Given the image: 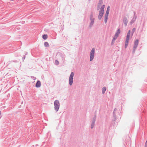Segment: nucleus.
<instances>
[{
    "mask_svg": "<svg viewBox=\"0 0 147 147\" xmlns=\"http://www.w3.org/2000/svg\"><path fill=\"white\" fill-rule=\"evenodd\" d=\"M105 7V5H103L101 7L100 9L99 14L98 15V19L100 20L104 14V9Z\"/></svg>",
    "mask_w": 147,
    "mask_h": 147,
    "instance_id": "1",
    "label": "nucleus"
},
{
    "mask_svg": "<svg viewBox=\"0 0 147 147\" xmlns=\"http://www.w3.org/2000/svg\"><path fill=\"white\" fill-rule=\"evenodd\" d=\"M120 32V30L119 29L117 30L116 32L112 39V42L111 43V45H112L114 44V42L118 36Z\"/></svg>",
    "mask_w": 147,
    "mask_h": 147,
    "instance_id": "2",
    "label": "nucleus"
},
{
    "mask_svg": "<svg viewBox=\"0 0 147 147\" xmlns=\"http://www.w3.org/2000/svg\"><path fill=\"white\" fill-rule=\"evenodd\" d=\"M54 109L57 112L58 111L60 107V103L58 100H55L54 102Z\"/></svg>",
    "mask_w": 147,
    "mask_h": 147,
    "instance_id": "3",
    "label": "nucleus"
},
{
    "mask_svg": "<svg viewBox=\"0 0 147 147\" xmlns=\"http://www.w3.org/2000/svg\"><path fill=\"white\" fill-rule=\"evenodd\" d=\"M74 76V73L73 72H71L69 77V84L70 86H71L73 84Z\"/></svg>",
    "mask_w": 147,
    "mask_h": 147,
    "instance_id": "4",
    "label": "nucleus"
},
{
    "mask_svg": "<svg viewBox=\"0 0 147 147\" xmlns=\"http://www.w3.org/2000/svg\"><path fill=\"white\" fill-rule=\"evenodd\" d=\"M95 53V48H93L90 52V61H91L94 58V54Z\"/></svg>",
    "mask_w": 147,
    "mask_h": 147,
    "instance_id": "5",
    "label": "nucleus"
},
{
    "mask_svg": "<svg viewBox=\"0 0 147 147\" xmlns=\"http://www.w3.org/2000/svg\"><path fill=\"white\" fill-rule=\"evenodd\" d=\"M122 21L125 26H126L128 22L127 18L125 16L123 17L122 18Z\"/></svg>",
    "mask_w": 147,
    "mask_h": 147,
    "instance_id": "6",
    "label": "nucleus"
},
{
    "mask_svg": "<svg viewBox=\"0 0 147 147\" xmlns=\"http://www.w3.org/2000/svg\"><path fill=\"white\" fill-rule=\"evenodd\" d=\"M96 116L95 115L92 119V122L91 124V128L92 129L94 126L95 122L96 120Z\"/></svg>",
    "mask_w": 147,
    "mask_h": 147,
    "instance_id": "7",
    "label": "nucleus"
},
{
    "mask_svg": "<svg viewBox=\"0 0 147 147\" xmlns=\"http://www.w3.org/2000/svg\"><path fill=\"white\" fill-rule=\"evenodd\" d=\"M117 113V109L116 108L115 109L113 113V116L114 118L113 119V121H115L117 119V117L116 115Z\"/></svg>",
    "mask_w": 147,
    "mask_h": 147,
    "instance_id": "8",
    "label": "nucleus"
},
{
    "mask_svg": "<svg viewBox=\"0 0 147 147\" xmlns=\"http://www.w3.org/2000/svg\"><path fill=\"white\" fill-rule=\"evenodd\" d=\"M41 83L40 81L38 80L36 84L35 87L37 88H39L41 86Z\"/></svg>",
    "mask_w": 147,
    "mask_h": 147,
    "instance_id": "9",
    "label": "nucleus"
},
{
    "mask_svg": "<svg viewBox=\"0 0 147 147\" xmlns=\"http://www.w3.org/2000/svg\"><path fill=\"white\" fill-rule=\"evenodd\" d=\"M139 40L138 39H136L134 42V47L135 49L137 48Z\"/></svg>",
    "mask_w": 147,
    "mask_h": 147,
    "instance_id": "10",
    "label": "nucleus"
},
{
    "mask_svg": "<svg viewBox=\"0 0 147 147\" xmlns=\"http://www.w3.org/2000/svg\"><path fill=\"white\" fill-rule=\"evenodd\" d=\"M137 17H133L132 19L131 20L130 23L131 25H132L136 21Z\"/></svg>",
    "mask_w": 147,
    "mask_h": 147,
    "instance_id": "11",
    "label": "nucleus"
},
{
    "mask_svg": "<svg viewBox=\"0 0 147 147\" xmlns=\"http://www.w3.org/2000/svg\"><path fill=\"white\" fill-rule=\"evenodd\" d=\"M130 33V30H129L127 33L126 38V39L125 40H126L127 41H129Z\"/></svg>",
    "mask_w": 147,
    "mask_h": 147,
    "instance_id": "12",
    "label": "nucleus"
},
{
    "mask_svg": "<svg viewBox=\"0 0 147 147\" xmlns=\"http://www.w3.org/2000/svg\"><path fill=\"white\" fill-rule=\"evenodd\" d=\"M60 56L61 58V59L64 62L65 61V55L64 54L61 53L60 55Z\"/></svg>",
    "mask_w": 147,
    "mask_h": 147,
    "instance_id": "13",
    "label": "nucleus"
},
{
    "mask_svg": "<svg viewBox=\"0 0 147 147\" xmlns=\"http://www.w3.org/2000/svg\"><path fill=\"white\" fill-rule=\"evenodd\" d=\"M94 23V21H92V22H90L89 25V28H91L92 26H93Z\"/></svg>",
    "mask_w": 147,
    "mask_h": 147,
    "instance_id": "14",
    "label": "nucleus"
},
{
    "mask_svg": "<svg viewBox=\"0 0 147 147\" xmlns=\"http://www.w3.org/2000/svg\"><path fill=\"white\" fill-rule=\"evenodd\" d=\"M107 88L106 87H103L102 88V94H104Z\"/></svg>",
    "mask_w": 147,
    "mask_h": 147,
    "instance_id": "15",
    "label": "nucleus"
},
{
    "mask_svg": "<svg viewBox=\"0 0 147 147\" xmlns=\"http://www.w3.org/2000/svg\"><path fill=\"white\" fill-rule=\"evenodd\" d=\"M47 35L46 34H44L42 35V38L44 40H46L47 38Z\"/></svg>",
    "mask_w": 147,
    "mask_h": 147,
    "instance_id": "16",
    "label": "nucleus"
},
{
    "mask_svg": "<svg viewBox=\"0 0 147 147\" xmlns=\"http://www.w3.org/2000/svg\"><path fill=\"white\" fill-rule=\"evenodd\" d=\"M103 3L102 0H99L98 3V7L100 6V5Z\"/></svg>",
    "mask_w": 147,
    "mask_h": 147,
    "instance_id": "17",
    "label": "nucleus"
},
{
    "mask_svg": "<svg viewBox=\"0 0 147 147\" xmlns=\"http://www.w3.org/2000/svg\"><path fill=\"white\" fill-rule=\"evenodd\" d=\"M44 46L46 47H49V43L47 42H45L44 44Z\"/></svg>",
    "mask_w": 147,
    "mask_h": 147,
    "instance_id": "18",
    "label": "nucleus"
},
{
    "mask_svg": "<svg viewBox=\"0 0 147 147\" xmlns=\"http://www.w3.org/2000/svg\"><path fill=\"white\" fill-rule=\"evenodd\" d=\"M109 13V11L107 10L106 11V13L105 14V16L108 17V15Z\"/></svg>",
    "mask_w": 147,
    "mask_h": 147,
    "instance_id": "19",
    "label": "nucleus"
},
{
    "mask_svg": "<svg viewBox=\"0 0 147 147\" xmlns=\"http://www.w3.org/2000/svg\"><path fill=\"white\" fill-rule=\"evenodd\" d=\"M128 42H129V41H127L126 40H125V48H126L128 46Z\"/></svg>",
    "mask_w": 147,
    "mask_h": 147,
    "instance_id": "20",
    "label": "nucleus"
},
{
    "mask_svg": "<svg viewBox=\"0 0 147 147\" xmlns=\"http://www.w3.org/2000/svg\"><path fill=\"white\" fill-rule=\"evenodd\" d=\"M89 18L90 19H95L93 17V15L92 13L90 15Z\"/></svg>",
    "mask_w": 147,
    "mask_h": 147,
    "instance_id": "21",
    "label": "nucleus"
},
{
    "mask_svg": "<svg viewBox=\"0 0 147 147\" xmlns=\"http://www.w3.org/2000/svg\"><path fill=\"white\" fill-rule=\"evenodd\" d=\"M108 17L105 16V24L107 23L108 18Z\"/></svg>",
    "mask_w": 147,
    "mask_h": 147,
    "instance_id": "22",
    "label": "nucleus"
},
{
    "mask_svg": "<svg viewBox=\"0 0 147 147\" xmlns=\"http://www.w3.org/2000/svg\"><path fill=\"white\" fill-rule=\"evenodd\" d=\"M55 64L57 65H58L59 64V62L58 60H55Z\"/></svg>",
    "mask_w": 147,
    "mask_h": 147,
    "instance_id": "23",
    "label": "nucleus"
},
{
    "mask_svg": "<svg viewBox=\"0 0 147 147\" xmlns=\"http://www.w3.org/2000/svg\"><path fill=\"white\" fill-rule=\"evenodd\" d=\"M136 30L135 28H133L132 30V32L133 33L135 32Z\"/></svg>",
    "mask_w": 147,
    "mask_h": 147,
    "instance_id": "24",
    "label": "nucleus"
},
{
    "mask_svg": "<svg viewBox=\"0 0 147 147\" xmlns=\"http://www.w3.org/2000/svg\"><path fill=\"white\" fill-rule=\"evenodd\" d=\"M133 17H137V15L136 14V13L135 11L134 12V16Z\"/></svg>",
    "mask_w": 147,
    "mask_h": 147,
    "instance_id": "25",
    "label": "nucleus"
},
{
    "mask_svg": "<svg viewBox=\"0 0 147 147\" xmlns=\"http://www.w3.org/2000/svg\"><path fill=\"white\" fill-rule=\"evenodd\" d=\"M136 48L135 49L134 47H133V50L132 51L133 53H135V51L136 49Z\"/></svg>",
    "mask_w": 147,
    "mask_h": 147,
    "instance_id": "26",
    "label": "nucleus"
},
{
    "mask_svg": "<svg viewBox=\"0 0 147 147\" xmlns=\"http://www.w3.org/2000/svg\"><path fill=\"white\" fill-rule=\"evenodd\" d=\"M31 78H32L33 80H35L36 79V78L34 76H31Z\"/></svg>",
    "mask_w": 147,
    "mask_h": 147,
    "instance_id": "27",
    "label": "nucleus"
},
{
    "mask_svg": "<svg viewBox=\"0 0 147 147\" xmlns=\"http://www.w3.org/2000/svg\"><path fill=\"white\" fill-rule=\"evenodd\" d=\"M25 57H26L25 55H23V56L22 58V59L23 61H24V60L25 59Z\"/></svg>",
    "mask_w": 147,
    "mask_h": 147,
    "instance_id": "28",
    "label": "nucleus"
},
{
    "mask_svg": "<svg viewBox=\"0 0 147 147\" xmlns=\"http://www.w3.org/2000/svg\"><path fill=\"white\" fill-rule=\"evenodd\" d=\"M10 62H13L15 63H17V62L18 61L16 60H15L13 61H11Z\"/></svg>",
    "mask_w": 147,
    "mask_h": 147,
    "instance_id": "29",
    "label": "nucleus"
},
{
    "mask_svg": "<svg viewBox=\"0 0 147 147\" xmlns=\"http://www.w3.org/2000/svg\"><path fill=\"white\" fill-rule=\"evenodd\" d=\"M109 10H110V6H109L107 7V10L109 11Z\"/></svg>",
    "mask_w": 147,
    "mask_h": 147,
    "instance_id": "30",
    "label": "nucleus"
},
{
    "mask_svg": "<svg viewBox=\"0 0 147 147\" xmlns=\"http://www.w3.org/2000/svg\"><path fill=\"white\" fill-rule=\"evenodd\" d=\"M144 147H147V141L145 142Z\"/></svg>",
    "mask_w": 147,
    "mask_h": 147,
    "instance_id": "31",
    "label": "nucleus"
},
{
    "mask_svg": "<svg viewBox=\"0 0 147 147\" xmlns=\"http://www.w3.org/2000/svg\"><path fill=\"white\" fill-rule=\"evenodd\" d=\"M95 19H90V22H92V21H94Z\"/></svg>",
    "mask_w": 147,
    "mask_h": 147,
    "instance_id": "32",
    "label": "nucleus"
},
{
    "mask_svg": "<svg viewBox=\"0 0 147 147\" xmlns=\"http://www.w3.org/2000/svg\"><path fill=\"white\" fill-rule=\"evenodd\" d=\"M100 6H99V7H98V5L97 6V10H98L99 9V7H100Z\"/></svg>",
    "mask_w": 147,
    "mask_h": 147,
    "instance_id": "33",
    "label": "nucleus"
},
{
    "mask_svg": "<svg viewBox=\"0 0 147 147\" xmlns=\"http://www.w3.org/2000/svg\"><path fill=\"white\" fill-rule=\"evenodd\" d=\"M1 117V112L0 111V118Z\"/></svg>",
    "mask_w": 147,
    "mask_h": 147,
    "instance_id": "34",
    "label": "nucleus"
},
{
    "mask_svg": "<svg viewBox=\"0 0 147 147\" xmlns=\"http://www.w3.org/2000/svg\"><path fill=\"white\" fill-rule=\"evenodd\" d=\"M27 53V52H26V55Z\"/></svg>",
    "mask_w": 147,
    "mask_h": 147,
    "instance_id": "35",
    "label": "nucleus"
}]
</instances>
